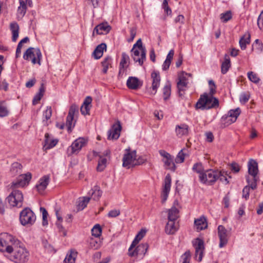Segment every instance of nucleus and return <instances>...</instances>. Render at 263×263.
Returning a JSON list of instances; mask_svg holds the SVG:
<instances>
[{
  "label": "nucleus",
  "instance_id": "de8ad7c7",
  "mask_svg": "<svg viewBox=\"0 0 263 263\" xmlns=\"http://www.w3.org/2000/svg\"><path fill=\"white\" fill-rule=\"evenodd\" d=\"M106 159L101 157L100 160L98 161V164L97 167V171L101 172L104 170L106 167Z\"/></svg>",
  "mask_w": 263,
  "mask_h": 263
},
{
  "label": "nucleus",
  "instance_id": "473e14b6",
  "mask_svg": "<svg viewBox=\"0 0 263 263\" xmlns=\"http://www.w3.org/2000/svg\"><path fill=\"white\" fill-rule=\"evenodd\" d=\"M231 67V61L229 56L225 54L224 61L222 63L221 66V71L222 74H226Z\"/></svg>",
  "mask_w": 263,
  "mask_h": 263
},
{
  "label": "nucleus",
  "instance_id": "f8f14e48",
  "mask_svg": "<svg viewBox=\"0 0 263 263\" xmlns=\"http://www.w3.org/2000/svg\"><path fill=\"white\" fill-rule=\"evenodd\" d=\"M217 233L220 240L219 247L222 248L228 243L229 234L225 227L222 225L218 227Z\"/></svg>",
  "mask_w": 263,
  "mask_h": 263
},
{
  "label": "nucleus",
  "instance_id": "7c9ffc66",
  "mask_svg": "<svg viewBox=\"0 0 263 263\" xmlns=\"http://www.w3.org/2000/svg\"><path fill=\"white\" fill-rule=\"evenodd\" d=\"M10 28L12 34V40L15 42L18 37L19 26L17 23L13 22L10 24Z\"/></svg>",
  "mask_w": 263,
  "mask_h": 263
},
{
  "label": "nucleus",
  "instance_id": "412c9836",
  "mask_svg": "<svg viewBox=\"0 0 263 263\" xmlns=\"http://www.w3.org/2000/svg\"><path fill=\"white\" fill-rule=\"evenodd\" d=\"M110 30L111 27L107 23H103L95 27L92 35H94L95 31L98 34H106L108 33Z\"/></svg>",
  "mask_w": 263,
  "mask_h": 263
},
{
  "label": "nucleus",
  "instance_id": "6e6d98bb",
  "mask_svg": "<svg viewBox=\"0 0 263 263\" xmlns=\"http://www.w3.org/2000/svg\"><path fill=\"white\" fill-rule=\"evenodd\" d=\"M229 165L230 166V170L234 173H238L240 170V165L235 162H232Z\"/></svg>",
  "mask_w": 263,
  "mask_h": 263
},
{
  "label": "nucleus",
  "instance_id": "ea45409f",
  "mask_svg": "<svg viewBox=\"0 0 263 263\" xmlns=\"http://www.w3.org/2000/svg\"><path fill=\"white\" fill-rule=\"evenodd\" d=\"M146 234V231L144 229H141L138 233L136 235L135 239L131 244V248H135V246L139 243Z\"/></svg>",
  "mask_w": 263,
  "mask_h": 263
},
{
  "label": "nucleus",
  "instance_id": "680f3d73",
  "mask_svg": "<svg viewBox=\"0 0 263 263\" xmlns=\"http://www.w3.org/2000/svg\"><path fill=\"white\" fill-rule=\"evenodd\" d=\"M120 214V211L119 210H112L108 213V216L110 218H115L118 216Z\"/></svg>",
  "mask_w": 263,
  "mask_h": 263
},
{
  "label": "nucleus",
  "instance_id": "9b49d317",
  "mask_svg": "<svg viewBox=\"0 0 263 263\" xmlns=\"http://www.w3.org/2000/svg\"><path fill=\"white\" fill-rule=\"evenodd\" d=\"M240 112L241 111L239 108L231 109L229 111L228 115L226 116H223L222 118V121H224L225 126L235 122Z\"/></svg>",
  "mask_w": 263,
  "mask_h": 263
},
{
  "label": "nucleus",
  "instance_id": "aec40b11",
  "mask_svg": "<svg viewBox=\"0 0 263 263\" xmlns=\"http://www.w3.org/2000/svg\"><path fill=\"white\" fill-rule=\"evenodd\" d=\"M129 57L125 52L122 53V58L120 63V69L119 71V76H122L125 71V69L128 66L127 64L129 62Z\"/></svg>",
  "mask_w": 263,
  "mask_h": 263
},
{
  "label": "nucleus",
  "instance_id": "c85d7f7f",
  "mask_svg": "<svg viewBox=\"0 0 263 263\" xmlns=\"http://www.w3.org/2000/svg\"><path fill=\"white\" fill-rule=\"evenodd\" d=\"M176 221L168 220L165 226V232L168 234H173L178 230V226L176 224Z\"/></svg>",
  "mask_w": 263,
  "mask_h": 263
},
{
  "label": "nucleus",
  "instance_id": "a878e982",
  "mask_svg": "<svg viewBox=\"0 0 263 263\" xmlns=\"http://www.w3.org/2000/svg\"><path fill=\"white\" fill-rule=\"evenodd\" d=\"M187 82L184 76L179 77V81L177 82V88L180 96L183 95L184 91L187 88Z\"/></svg>",
  "mask_w": 263,
  "mask_h": 263
},
{
  "label": "nucleus",
  "instance_id": "79ce46f5",
  "mask_svg": "<svg viewBox=\"0 0 263 263\" xmlns=\"http://www.w3.org/2000/svg\"><path fill=\"white\" fill-rule=\"evenodd\" d=\"M22 168L23 166L21 163L17 162H14L11 165L10 173L12 175L15 176L20 173Z\"/></svg>",
  "mask_w": 263,
  "mask_h": 263
},
{
  "label": "nucleus",
  "instance_id": "5fc2aeb1",
  "mask_svg": "<svg viewBox=\"0 0 263 263\" xmlns=\"http://www.w3.org/2000/svg\"><path fill=\"white\" fill-rule=\"evenodd\" d=\"M143 49L146 50L145 47L142 46V42L141 39H139L137 42L134 45L131 50H141L143 51Z\"/></svg>",
  "mask_w": 263,
  "mask_h": 263
},
{
  "label": "nucleus",
  "instance_id": "72a5a7b5",
  "mask_svg": "<svg viewBox=\"0 0 263 263\" xmlns=\"http://www.w3.org/2000/svg\"><path fill=\"white\" fill-rule=\"evenodd\" d=\"M176 132L177 135L179 137H181L183 135H186L189 132V126L185 124L178 125L176 127Z\"/></svg>",
  "mask_w": 263,
  "mask_h": 263
},
{
  "label": "nucleus",
  "instance_id": "4d7b16f0",
  "mask_svg": "<svg viewBox=\"0 0 263 263\" xmlns=\"http://www.w3.org/2000/svg\"><path fill=\"white\" fill-rule=\"evenodd\" d=\"M32 178V174L30 172L20 175V179L17 181H30Z\"/></svg>",
  "mask_w": 263,
  "mask_h": 263
},
{
  "label": "nucleus",
  "instance_id": "8fccbe9b",
  "mask_svg": "<svg viewBox=\"0 0 263 263\" xmlns=\"http://www.w3.org/2000/svg\"><path fill=\"white\" fill-rule=\"evenodd\" d=\"M29 182H13L11 186L13 189L25 188L29 185Z\"/></svg>",
  "mask_w": 263,
  "mask_h": 263
},
{
  "label": "nucleus",
  "instance_id": "a19ab883",
  "mask_svg": "<svg viewBox=\"0 0 263 263\" xmlns=\"http://www.w3.org/2000/svg\"><path fill=\"white\" fill-rule=\"evenodd\" d=\"M52 115V109L50 106H47L46 109L43 114V122L44 125H48V120H49Z\"/></svg>",
  "mask_w": 263,
  "mask_h": 263
},
{
  "label": "nucleus",
  "instance_id": "f03ea898",
  "mask_svg": "<svg viewBox=\"0 0 263 263\" xmlns=\"http://www.w3.org/2000/svg\"><path fill=\"white\" fill-rule=\"evenodd\" d=\"M214 95L204 93L200 95L198 100L195 107L196 109L208 110L211 108H216L219 107V100L213 97Z\"/></svg>",
  "mask_w": 263,
  "mask_h": 263
},
{
  "label": "nucleus",
  "instance_id": "3c124183",
  "mask_svg": "<svg viewBox=\"0 0 263 263\" xmlns=\"http://www.w3.org/2000/svg\"><path fill=\"white\" fill-rule=\"evenodd\" d=\"M40 211L42 213V224L43 226H47L48 224L47 220V216L48 215V212L43 207L40 208Z\"/></svg>",
  "mask_w": 263,
  "mask_h": 263
},
{
  "label": "nucleus",
  "instance_id": "20e7f679",
  "mask_svg": "<svg viewBox=\"0 0 263 263\" xmlns=\"http://www.w3.org/2000/svg\"><path fill=\"white\" fill-rule=\"evenodd\" d=\"M126 153L124 155L122 161V165L127 168H130L136 165H140L144 163L143 159H136V151H130L129 149H125Z\"/></svg>",
  "mask_w": 263,
  "mask_h": 263
},
{
  "label": "nucleus",
  "instance_id": "f704fd0d",
  "mask_svg": "<svg viewBox=\"0 0 263 263\" xmlns=\"http://www.w3.org/2000/svg\"><path fill=\"white\" fill-rule=\"evenodd\" d=\"M112 58L110 56L106 57L101 62L103 67L102 72L106 74L109 67H111Z\"/></svg>",
  "mask_w": 263,
  "mask_h": 263
},
{
  "label": "nucleus",
  "instance_id": "7ed1b4c3",
  "mask_svg": "<svg viewBox=\"0 0 263 263\" xmlns=\"http://www.w3.org/2000/svg\"><path fill=\"white\" fill-rule=\"evenodd\" d=\"M231 174L223 170L209 169L203 173V181H227L228 179L232 178Z\"/></svg>",
  "mask_w": 263,
  "mask_h": 263
},
{
  "label": "nucleus",
  "instance_id": "69168bd1",
  "mask_svg": "<svg viewBox=\"0 0 263 263\" xmlns=\"http://www.w3.org/2000/svg\"><path fill=\"white\" fill-rule=\"evenodd\" d=\"M95 190L92 193V195L94 196L95 200H98L102 195V192L98 189L97 186H95Z\"/></svg>",
  "mask_w": 263,
  "mask_h": 263
},
{
  "label": "nucleus",
  "instance_id": "39448f33",
  "mask_svg": "<svg viewBox=\"0 0 263 263\" xmlns=\"http://www.w3.org/2000/svg\"><path fill=\"white\" fill-rule=\"evenodd\" d=\"M35 220V214L29 208H25L20 213V221L24 226L32 225Z\"/></svg>",
  "mask_w": 263,
  "mask_h": 263
},
{
  "label": "nucleus",
  "instance_id": "2f4dec72",
  "mask_svg": "<svg viewBox=\"0 0 263 263\" xmlns=\"http://www.w3.org/2000/svg\"><path fill=\"white\" fill-rule=\"evenodd\" d=\"M29 1L30 0H26V2H22L21 4H20V6L18 7L17 10V16L18 18H22L25 15L27 9L26 4L27 2L29 3Z\"/></svg>",
  "mask_w": 263,
  "mask_h": 263
},
{
  "label": "nucleus",
  "instance_id": "c756f323",
  "mask_svg": "<svg viewBox=\"0 0 263 263\" xmlns=\"http://www.w3.org/2000/svg\"><path fill=\"white\" fill-rule=\"evenodd\" d=\"M192 170L194 172L199 174V179L201 181L203 180V173L205 172L203 166L201 162H198L195 163L193 166Z\"/></svg>",
  "mask_w": 263,
  "mask_h": 263
},
{
  "label": "nucleus",
  "instance_id": "052dcab7",
  "mask_svg": "<svg viewBox=\"0 0 263 263\" xmlns=\"http://www.w3.org/2000/svg\"><path fill=\"white\" fill-rule=\"evenodd\" d=\"M209 85L210 87V94L214 95L216 92V86L214 82L212 80H209Z\"/></svg>",
  "mask_w": 263,
  "mask_h": 263
},
{
  "label": "nucleus",
  "instance_id": "37998d69",
  "mask_svg": "<svg viewBox=\"0 0 263 263\" xmlns=\"http://www.w3.org/2000/svg\"><path fill=\"white\" fill-rule=\"evenodd\" d=\"M90 198L87 197H83L82 199H80L79 203L77 205V209L79 211L83 210L86 207L88 203L89 202Z\"/></svg>",
  "mask_w": 263,
  "mask_h": 263
},
{
  "label": "nucleus",
  "instance_id": "0eeeda50",
  "mask_svg": "<svg viewBox=\"0 0 263 263\" xmlns=\"http://www.w3.org/2000/svg\"><path fill=\"white\" fill-rule=\"evenodd\" d=\"M7 200L12 206L21 208L23 203V195L22 193L17 190H13L11 194L7 197Z\"/></svg>",
  "mask_w": 263,
  "mask_h": 263
},
{
  "label": "nucleus",
  "instance_id": "dca6fc26",
  "mask_svg": "<svg viewBox=\"0 0 263 263\" xmlns=\"http://www.w3.org/2000/svg\"><path fill=\"white\" fill-rule=\"evenodd\" d=\"M132 53V58L135 63H138L140 66L143 64L144 62L146 60V50L143 49V51L136 50H130Z\"/></svg>",
  "mask_w": 263,
  "mask_h": 263
},
{
  "label": "nucleus",
  "instance_id": "13d9d810",
  "mask_svg": "<svg viewBox=\"0 0 263 263\" xmlns=\"http://www.w3.org/2000/svg\"><path fill=\"white\" fill-rule=\"evenodd\" d=\"M185 158V154L183 153V150H181L178 154L175 161L176 163H182Z\"/></svg>",
  "mask_w": 263,
  "mask_h": 263
},
{
  "label": "nucleus",
  "instance_id": "4468645a",
  "mask_svg": "<svg viewBox=\"0 0 263 263\" xmlns=\"http://www.w3.org/2000/svg\"><path fill=\"white\" fill-rule=\"evenodd\" d=\"M148 248V245L147 243H141L133 251L134 248H131V246L128 249L129 256L133 257L135 256H143L146 253Z\"/></svg>",
  "mask_w": 263,
  "mask_h": 263
},
{
  "label": "nucleus",
  "instance_id": "603ef678",
  "mask_svg": "<svg viewBox=\"0 0 263 263\" xmlns=\"http://www.w3.org/2000/svg\"><path fill=\"white\" fill-rule=\"evenodd\" d=\"M248 77L251 82L254 83H258L260 81V79L257 75L252 71L248 72Z\"/></svg>",
  "mask_w": 263,
  "mask_h": 263
},
{
  "label": "nucleus",
  "instance_id": "f257e3e1",
  "mask_svg": "<svg viewBox=\"0 0 263 263\" xmlns=\"http://www.w3.org/2000/svg\"><path fill=\"white\" fill-rule=\"evenodd\" d=\"M13 236L4 233L0 234V251L7 253L10 260L15 263H26L29 258V251Z\"/></svg>",
  "mask_w": 263,
  "mask_h": 263
},
{
  "label": "nucleus",
  "instance_id": "c9c22d12",
  "mask_svg": "<svg viewBox=\"0 0 263 263\" xmlns=\"http://www.w3.org/2000/svg\"><path fill=\"white\" fill-rule=\"evenodd\" d=\"M77 252L74 250H70L67 254V255L64 260V263H75L76 259L77 256Z\"/></svg>",
  "mask_w": 263,
  "mask_h": 263
},
{
  "label": "nucleus",
  "instance_id": "09e8293b",
  "mask_svg": "<svg viewBox=\"0 0 263 263\" xmlns=\"http://www.w3.org/2000/svg\"><path fill=\"white\" fill-rule=\"evenodd\" d=\"M47 185L48 182H40L39 184L35 185V188L39 193L42 194Z\"/></svg>",
  "mask_w": 263,
  "mask_h": 263
},
{
  "label": "nucleus",
  "instance_id": "6e6552de",
  "mask_svg": "<svg viewBox=\"0 0 263 263\" xmlns=\"http://www.w3.org/2000/svg\"><path fill=\"white\" fill-rule=\"evenodd\" d=\"M192 245L195 249V258L198 261H201L204 250V241L197 238L192 240Z\"/></svg>",
  "mask_w": 263,
  "mask_h": 263
},
{
  "label": "nucleus",
  "instance_id": "a18cd8bd",
  "mask_svg": "<svg viewBox=\"0 0 263 263\" xmlns=\"http://www.w3.org/2000/svg\"><path fill=\"white\" fill-rule=\"evenodd\" d=\"M171 93V84L167 83L163 88V95L165 100H167Z\"/></svg>",
  "mask_w": 263,
  "mask_h": 263
},
{
  "label": "nucleus",
  "instance_id": "cd10ccee",
  "mask_svg": "<svg viewBox=\"0 0 263 263\" xmlns=\"http://www.w3.org/2000/svg\"><path fill=\"white\" fill-rule=\"evenodd\" d=\"M194 224L198 231H201L208 227L206 219L204 216H201L199 218L195 219Z\"/></svg>",
  "mask_w": 263,
  "mask_h": 263
},
{
  "label": "nucleus",
  "instance_id": "864d4df0",
  "mask_svg": "<svg viewBox=\"0 0 263 263\" xmlns=\"http://www.w3.org/2000/svg\"><path fill=\"white\" fill-rule=\"evenodd\" d=\"M232 18V13L230 11H228L225 13L220 14V19L223 23H226Z\"/></svg>",
  "mask_w": 263,
  "mask_h": 263
},
{
  "label": "nucleus",
  "instance_id": "b1692460",
  "mask_svg": "<svg viewBox=\"0 0 263 263\" xmlns=\"http://www.w3.org/2000/svg\"><path fill=\"white\" fill-rule=\"evenodd\" d=\"M91 102L92 98L91 97L88 96L85 98L80 108V111L82 115H86L89 114Z\"/></svg>",
  "mask_w": 263,
  "mask_h": 263
},
{
  "label": "nucleus",
  "instance_id": "c03bdc74",
  "mask_svg": "<svg viewBox=\"0 0 263 263\" xmlns=\"http://www.w3.org/2000/svg\"><path fill=\"white\" fill-rule=\"evenodd\" d=\"M9 111L7 109L5 102H0V117H6L8 115Z\"/></svg>",
  "mask_w": 263,
  "mask_h": 263
},
{
  "label": "nucleus",
  "instance_id": "bb28decb",
  "mask_svg": "<svg viewBox=\"0 0 263 263\" xmlns=\"http://www.w3.org/2000/svg\"><path fill=\"white\" fill-rule=\"evenodd\" d=\"M171 182H165L162 185L161 192L162 202L164 203L168 197L171 187Z\"/></svg>",
  "mask_w": 263,
  "mask_h": 263
},
{
  "label": "nucleus",
  "instance_id": "6ab92c4d",
  "mask_svg": "<svg viewBox=\"0 0 263 263\" xmlns=\"http://www.w3.org/2000/svg\"><path fill=\"white\" fill-rule=\"evenodd\" d=\"M55 213L57 218L55 225L59 232L61 233L63 236H66L67 235V231L65 230L62 224L63 221V218L62 214L60 212V210L58 208L55 209Z\"/></svg>",
  "mask_w": 263,
  "mask_h": 263
},
{
  "label": "nucleus",
  "instance_id": "393cba45",
  "mask_svg": "<svg viewBox=\"0 0 263 263\" xmlns=\"http://www.w3.org/2000/svg\"><path fill=\"white\" fill-rule=\"evenodd\" d=\"M106 47L105 43H101L98 45L92 52L93 58L96 60L100 59L103 54L104 50H106Z\"/></svg>",
  "mask_w": 263,
  "mask_h": 263
},
{
  "label": "nucleus",
  "instance_id": "2eb2a0df",
  "mask_svg": "<svg viewBox=\"0 0 263 263\" xmlns=\"http://www.w3.org/2000/svg\"><path fill=\"white\" fill-rule=\"evenodd\" d=\"M121 125L119 121L113 124L111 128L108 131V139L117 140L120 135L121 130Z\"/></svg>",
  "mask_w": 263,
  "mask_h": 263
},
{
  "label": "nucleus",
  "instance_id": "338daca9",
  "mask_svg": "<svg viewBox=\"0 0 263 263\" xmlns=\"http://www.w3.org/2000/svg\"><path fill=\"white\" fill-rule=\"evenodd\" d=\"M183 261L182 263H190L191 257V252L190 251H186L183 254Z\"/></svg>",
  "mask_w": 263,
  "mask_h": 263
},
{
  "label": "nucleus",
  "instance_id": "e2e57ef3",
  "mask_svg": "<svg viewBox=\"0 0 263 263\" xmlns=\"http://www.w3.org/2000/svg\"><path fill=\"white\" fill-rule=\"evenodd\" d=\"M257 25L260 30H263V10L258 16Z\"/></svg>",
  "mask_w": 263,
  "mask_h": 263
},
{
  "label": "nucleus",
  "instance_id": "774afa93",
  "mask_svg": "<svg viewBox=\"0 0 263 263\" xmlns=\"http://www.w3.org/2000/svg\"><path fill=\"white\" fill-rule=\"evenodd\" d=\"M90 247L95 249H98L100 247V244L93 239H91L90 241Z\"/></svg>",
  "mask_w": 263,
  "mask_h": 263
},
{
  "label": "nucleus",
  "instance_id": "58836bf2",
  "mask_svg": "<svg viewBox=\"0 0 263 263\" xmlns=\"http://www.w3.org/2000/svg\"><path fill=\"white\" fill-rule=\"evenodd\" d=\"M179 217V210L175 206L172 207L168 211V220L176 221Z\"/></svg>",
  "mask_w": 263,
  "mask_h": 263
},
{
  "label": "nucleus",
  "instance_id": "4c0bfd02",
  "mask_svg": "<svg viewBox=\"0 0 263 263\" xmlns=\"http://www.w3.org/2000/svg\"><path fill=\"white\" fill-rule=\"evenodd\" d=\"M45 87L42 83L39 88V91L35 95L32 100V104L33 105H36L41 100L44 95L45 92Z\"/></svg>",
  "mask_w": 263,
  "mask_h": 263
},
{
  "label": "nucleus",
  "instance_id": "423d86ee",
  "mask_svg": "<svg viewBox=\"0 0 263 263\" xmlns=\"http://www.w3.org/2000/svg\"><path fill=\"white\" fill-rule=\"evenodd\" d=\"M23 58L27 61L30 60L33 64L37 63L40 65L42 59L41 50L39 48L30 47L24 53Z\"/></svg>",
  "mask_w": 263,
  "mask_h": 263
},
{
  "label": "nucleus",
  "instance_id": "4be33fe9",
  "mask_svg": "<svg viewBox=\"0 0 263 263\" xmlns=\"http://www.w3.org/2000/svg\"><path fill=\"white\" fill-rule=\"evenodd\" d=\"M126 85L129 89L136 90L142 86V83L137 78L130 77L127 80Z\"/></svg>",
  "mask_w": 263,
  "mask_h": 263
},
{
  "label": "nucleus",
  "instance_id": "49530a36",
  "mask_svg": "<svg viewBox=\"0 0 263 263\" xmlns=\"http://www.w3.org/2000/svg\"><path fill=\"white\" fill-rule=\"evenodd\" d=\"M92 235L99 237L102 233V229L99 224H96L91 229Z\"/></svg>",
  "mask_w": 263,
  "mask_h": 263
},
{
  "label": "nucleus",
  "instance_id": "5701e85b",
  "mask_svg": "<svg viewBox=\"0 0 263 263\" xmlns=\"http://www.w3.org/2000/svg\"><path fill=\"white\" fill-rule=\"evenodd\" d=\"M57 139H52L49 134L46 133L45 135L44 144L43 149L46 151L55 146L58 143Z\"/></svg>",
  "mask_w": 263,
  "mask_h": 263
},
{
  "label": "nucleus",
  "instance_id": "0e129e2a",
  "mask_svg": "<svg viewBox=\"0 0 263 263\" xmlns=\"http://www.w3.org/2000/svg\"><path fill=\"white\" fill-rule=\"evenodd\" d=\"M250 187L248 185L246 186L242 190V197L246 200L249 197Z\"/></svg>",
  "mask_w": 263,
  "mask_h": 263
},
{
  "label": "nucleus",
  "instance_id": "e433bc0d",
  "mask_svg": "<svg viewBox=\"0 0 263 263\" xmlns=\"http://www.w3.org/2000/svg\"><path fill=\"white\" fill-rule=\"evenodd\" d=\"M250 42V34L249 33H246L243 35L239 40V45L242 50H245L246 48L247 44H249Z\"/></svg>",
  "mask_w": 263,
  "mask_h": 263
},
{
  "label": "nucleus",
  "instance_id": "a211bd4d",
  "mask_svg": "<svg viewBox=\"0 0 263 263\" xmlns=\"http://www.w3.org/2000/svg\"><path fill=\"white\" fill-rule=\"evenodd\" d=\"M151 78L153 80L152 85L150 88V93L155 95L157 89L160 86V77L159 72L153 71L151 74Z\"/></svg>",
  "mask_w": 263,
  "mask_h": 263
},
{
  "label": "nucleus",
  "instance_id": "9d476101",
  "mask_svg": "<svg viewBox=\"0 0 263 263\" xmlns=\"http://www.w3.org/2000/svg\"><path fill=\"white\" fill-rule=\"evenodd\" d=\"M247 166L248 174L252 177L253 181L259 180V170L257 161L253 159H250L248 162Z\"/></svg>",
  "mask_w": 263,
  "mask_h": 263
},
{
  "label": "nucleus",
  "instance_id": "bf43d9fd",
  "mask_svg": "<svg viewBox=\"0 0 263 263\" xmlns=\"http://www.w3.org/2000/svg\"><path fill=\"white\" fill-rule=\"evenodd\" d=\"M250 94L249 93H243L240 96L239 100L241 103H246L250 99Z\"/></svg>",
  "mask_w": 263,
  "mask_h": 263
},
{
  "label": "nucleus",
  "instance_id": "ddd939ff",
  "mask_svg": "<svg viewBox=\"0 0 263 263\" xmlns=\"http://www.w3.org/2000/svg\"><path fill=\"white\" fill-rule=\"evenodd\" d=\"M159 152L160 155L164 158L163 161L164 163L165 168L172 171H175L176 170V166L173 161V158L172 156L164 150H160Z\"/></svg>",
  "mask_w": 263,
  "mask_h": 263
},
{
  "label": "nucleus",
  "instance_id": "1a4fd4ad",
  "mask_svg": "<svg viewBox=\"0 0 263 263\" xmlns=\"http://www.w3.org/2000/svg\"><path fill=\"white\" fill-rule=\"evenodd\" d=\"M78 106L75 104L72 105L69 108L68 114L66 118V125L67 127V130L69 133L71 132L72 127H73L74 126V123L72 124V122L74 115L78 114Z\"/></svg>",
  "mask_w": 263,
  "mask_h": 263
},
{
  "label": "nucleus",
  "instance_id": "f3484780",
  "mask_svg": "<svg viewBox=\"0 0 263 263\" xmlns=\"http://www.w3.org/2000/svg\"><path fill=\"white\" fill-rule=\"evenodd\" d=\"M86 142L87 141L83 138H79L76 139L68 149V151L71 150L70 154L72 155L78 152L83 146L85 145Z\"/></svg>",
  "mask_w": 263,
  "mask_h": 263
}]
</instances>
